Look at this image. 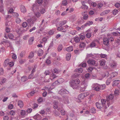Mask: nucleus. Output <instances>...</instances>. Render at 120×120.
Instances as JSON below:
<instances>
[{
    "mask_svg": "<svg viewBox=\"0 0 120 120\" xmlns=\"http://www.w3.org/2000/svg\"><path fill=\"white\" fill-rule=\"evenodd\" d=\"M27 79V77L25 76L22 77L21 79V81L23 82H25Z\"/></svg>",
    "mask_w": 120,
    "mask_h": 120,
    "instance_id": "nucleus-31",
    "label": "nucleus"
},
{
    "mask_svg": "<svg viewBox=\"0 0 120 120\" xmlns=\"http://www.w3.org/2000/svg\"><path fill=\"white\" fill-rule=\"evenodd\" d=\"M104 44L106 45H108L109 44V40L107 38H104L103 39Z\"/></svg>",
    "mask_w": 120,
    "mask_h": 120,
    "instance_id": "nucleus-12",
    "label": "nucleus"
},
{
    "mask_svg": "<svg viewBox=\"0 0 120 120\" xmlns=\"http://www.w3.org/2000/svg\"><path fill=\"white\" fill-rule=\"evenodd\" d=\"M118 12V10H117L115 9L113 10L112 13V14L114 15H116Z\"/></svg>",
    "mask_w": 120,
    "mask_h": 120,
    "instance_id": "nucleus-41",
    "label": "nucleus"
},
{
    "mask_svg": "<svg viewBox=\"0 0 120 120\" xmlns=\"http://www.w3.org/2000/svg\"><path fill=\"white\" fill-rule=\"evenodd\" d=\"M12 14V15L15 17H17L19 16L18 14L17 13L13 12Z\"/></svg>",
    "mask_w": 120,
    "mask_h": 120,
    "instance_id": "nucleus-59",
    "label": "nucleus"
},
{
    "mask_svg": "<svg viewBox=\"0 0 120 120\" xmlns=\"http://www.w3.org/2000/svg\"><path fill=\"white\" fill-rule=\"evenodd\" d=\"M63 47L62 45H59L57 48L59 52L60 51L62 50Z\"/></svg>",
    "mask_w": 120,
    "mask_h": 120,
    "instance_id": "nucleus-39",
    "label": "nucleus"
},
{
    "mask_svg": "<svg viewBox=\"0 0 120 120\" xmlns=\"http://www.w3.org/2000/svg\"><path fill=\"white\" fill-rule=\"evenodd\" d=\"M18 105L20 108H22L23 106V104L22 101L20 100L18 102Z\"/></svg>",
    "mask_w": 120,
    "mask_h": 120,
    "instance_id": "nucleus-20",
    "label": "nucleus"
},
{
    "mask_svg": "<svg viewBox=\"0 0 120 120\" xmlns=\"http://www.w3.org/2000/svg\"><path fill=\"white\" fill-rule=\"evenodd\" d=\"M32 109L31 108H29L26 110V112L28 113H30L32 111Z\"/></svg>",
    "mask_w": 120,
    "mask_h": 120,
    "instance_id": "nucleus-53",
    "label": "nucleus"
},
{
    "mask_svg": "<svg viewBox=\"0 0 120 120\" xmlns=\"http://www.w3.org/2000/svg\"><path fill=\"white\" fill-rule=\"evenodd\" d=\"M68 93V91L67 90L63 89H61L59 92V93L61 95L63 94H67Z\"/></svg>",
    "mask_w": 120,
    "mask_h": 120,
    "instance_id": "nucleus-11",
    "label": "nucleus"
},
{
    "mask_svg": "<svg viewBox=\"0 0 120 120\" xmlns=\"http://www.w3.org/2000/svg\"><path fill=\"white\" fill-rule=\"evenodd\" d=\"M34 14L36 17L38 18L41 15V14L40 13L38 12H37L35 13H34Z\"/></svg>",
    "mask_w": 120,
    "mask_h": 120,
    "instance_id": "nucleus-45",
    "label": "nucleus"
},
{
    "mask_svg": "<svg viewBox=\"0 0 120 120\" xmlns=\"http://www.w3.org/2000/svg\"><path fill=\"white\" fill-rule=\"evenodd\" d=\"M5 31L7 33L9 32L10 31V28L9 27H6Z\"/></svg>",
    "mask_w": 120,
    "mask_h": 120,
    "instance_id": "nucleus-58",
    "label": "nucleus"
},
{
    "mask_svg": "<svg viewBox=\"0 0 120 120\" xmlns=\"http://www.w3.org/2000/svg\"><path fill=\"white\" fill-rule=\"evenodd\" d=\"M114 96L112 94H110L108 97H107L106 101H110V100H111L113 98Z\"/></svg>",
    "mask_w": 120,
    "mask_h": 120,
    "instance_id": "nucleus-17",
    "label": "nucleus"
},
{
    "mask_svg": "<svg viewBox=\"0 0 120 120\" xmlns=\"http://www.w3.org/2000/svg\"><path fill=\"white\" fill-rule=\"evenodd\" d=\"M21 11L22 12L24 13L26 11V9L23 5H21L20 7Z\"/></svg>",
    "mask_w": 120,
    "mask_h": 120,
    "instance_id": "nucleus-24",
    "label": "nucleus"
},
{
    "mask_svg": "<svg viewBox=\"0 0 120 120\" xmlns=\"http://www.w3.org/2000/svg\"><path fill=\"white\" fill-rule=\"evenodd\" d=\"M110 66L112 68H115L116 65V64L114 61H112L110 63Z\"/></svg>",
    "mask_w": 120,
    "mask_h": 120,
    "instance_id": "nucleus-19",
    "label": "nucleus"
},
{
    "mask_svg": "<svg viewBox=\"0 0 120 120\" xmlns=\"http://www.w3.org/2000/svg\"><path fill=\"white\" fill-rule=\"evenodd\" d=\"M63 100L65 103L66 104L69 103V100H68V97L67 96H63Z\"/></svg>",
    "mask_w": 120,
    "mask_h": 120,
    "instance_id": "nucleus-15",
    "label": "nucleus"
},
{
    "mask_svg": "<svg viewBox=\"0 0 120 120\" xmlns=\"http://www.w3.org/2000/svg\"><path fill=\"white\" fill-rule=\"evenodd\" d=\"M115 36L118 35L119 34L120 35V33L117 32H113L112 33Z\"/></svg>",
    "mask_w": 120,
    "mask_h": 120,
    "instance_id": "nucleus-55",
    "label": "nucleus"
},
{
    "mask_svg": "<svg viewBox=\"0 0 120 120\" xmlns=\"http://www.w3.org/2000/svg\"><path fill=\"white\" fill-rule=\"evenodd\" d=\"M54 32L55 30H52L48 32V33L49 34L52 35L54 34Z\"/></svg>",
    "mask_w": 120,
    "mask_h": 120,
    "instance_id": "nucleus-50",
    "label": "nucleus"
},
{
    "mask_svg": "<svg viewBox=\"0 0 120 120\" xmlns=\"http://www.w3.org/2000/svg\"><path fill=\"white\" fill-rule=\"evenodd\" d=\"M43 51L41 49H39L38 51V56H41L43 54Z\"/></svg>",
    "mask_w": 120,
    "mask_h": 120,
    "instance_id": "nucleus-21",
    "label": "nucleus"
},
{
    "mask_svg": "<svg viewBox=\"0 0 120 120\" xmlns=\"http://www.w3.org/2000/svg\"><path fill=\"white\" fill-rule=\"evenodd\" d=\"M86 88V86L85 85H84V86H82L81 87L80 89V90L81 91H84L85 89Z\"/></svg>",
    "mask_w": 120,
    "mask_h": 120,
    "instance_id": "nucleus-38",
    "label": "nucleus"
},
{
    "mask_svg": "<svg viewBox=\"0 0 120 120\" xmlns=\"http://www.w3.org/2000/svg\"><path fill=\"white\" fill-rule=\"evenodd\" d=\"M86 96V95L84 94H80L78 97V99L79 100V101H77L78 102H81L80 100L84 98Z\"/></svg>",
    "mask_w": 120,
    "mask_h": 120,
    "instance_id": "nucleus-6",
    "label": "nucleus"
},
{
    "mask_svg": "<svg viewBox=\"0 0 120 120\" xmlns=\"http://www.w3.org/2000/svg\"><path fill=\"white\" fill-rule=\"evenodd\" d=\"M117 74V73L116 72H113L111 74L112 76L111 77L112 78L113 77L115 76Z\"/></svg>",
    "mask_w": 120,
    "mask_h": 120,
    "instance_id": "nucleus-46",
    "label": "nucleus"
},
{
    "mask_svg": "<svg viewBox=\"0 0 120 120\" xmlns=\"http://www.w3.org/2000/svg\"><path fill=\"white\" fill-rule=\"evenodd\" d=\"M66 50L68 52H70L73 50V47L72 46H70L69 47H67L66 49Z\"/></svg>",
    "mask_w": 120,
    "mask_h": 120,
    "instance_id": "nucleus-27",
    "label": "nucleus"
},
{
    "mask_svg": "<svg viewBox=\"0 0 120 120\" xmlns=\"http://www.w3.org/2000/svg\"><path fill=\"white\" fill-rule=\"evenodd\" d=\"M90 112L91 113H94L96 112V110L95 108H92L90 110Z\"/></svg>",
    "mask_w": 120,
    "mask_h": 120,
    "instance_id": "nucleus-33",
    "label": "nucleus"
},
{
    "mask_svg": "<svg viewBox=\"0 0 120 120\" xmlns=\"http://www.w3.org/2000/svg\"><path fill=\"white\" fill-rule=\"evenodd\" d=\"M20 19L18 18H17L16 19V22L17 23H19L21 22Z\"/></svg>",
    "mask_w": 120,
    "mask_h": 120,
    "instance_id": "nucleus-57",
    "label": "nucleus"
},
{
    "mask_svg": "<svg viewBox=\"0 0 120 120\" xmlns=\"http://www.w3.org/2000/svg\"><path fill=\"white\" fill-rule=\"evenodd\" d=\"M3 119L4 120H8L9 118L7 116H4Z\"/></svg>",
    "mask_w": 120,
    "mask_h": 120,
    "instance_id": "nucleus-64",
    "label": "nucleus"
},
{
    "mask_svg": "<svg viewBox=\"0 0 120 120\" xmlns=\"http://www.w3.org/2000/svg\"><path fill=\"white\" fill-rule=\"evenodd\" d=\"M114 92V95H117L119 94V91L118 90H116Z\"/></svg>",
    "mask_w": 120,
    "mask_h": 120,
    "instance_id": "nucleus-61",
    "label": "nucleus"
},
{
    "mask_svg": "<svg viewBox=\"0 0 120 120\" xmlns=\"http://www.w3.org/2000/svg\"><path fill=\"white\" fill-rule=\"evenodd\" d=\"M63 81V79L62 78H60L58 79L57 81H56L55 82L53 83L51 86V87L49 89L50 90H52V88L51 87L52 86H54V87L56 85H58L61 84L62 83Z\"/></svg>",
    "mask_w": 120,
    "mask_h": 120,
    "instance_id": "nucleus-2",
    "label": "nucleus"
},
{
    "mask_svg": "<svg viewBox=\"0 0 120 120\" xmlns=\"http://www.w3.org/2000/svg\"><path fill=\"white\" fill-rule=\"evenodd\" d=\"M87 63L91 65H92L95 66H97L98 65L97 61L92 60H89L87 61Z\"/></svg>",
    "mask_w": 120,
    "mask_h": 120,
    "instance_id": "nucleus-3",
    "label": "nucleus"
},
{
    "mask_svg": "<svg viewBox=\"0 0 120 120\" xmlns=\"http://www.w3.org/2000/svg\"><path fill=\"white\" fill-rule=\"evenodd\" d=\"M5 25L6 27H9L10 26V25L9 22L8 21L6 22L5 23Z\"/></svg>",
    "mask_w": 120,
    "mask_h": 120,
    "instance_id": "nucleus-60",
    "label": "nucleus"
},
{
    "mask_svg": "<svg viewBox=\"0 0 120 120\" xmlns=\"http://www.w3.org/2000/svg\"><path fill=\"white\" fill-rule=\"evenodd\" d=\"M34 56V53L32 52H31L30 54L29 55L28 57V58L29 59L33 57Z\"/></svg>",
    "mask_w": 120,
    "mask_h": 120,
    "instance_id": "nucleus-35",
    "label": "nucleus"
},
{
    "mask_svg": "<svg viewBox=\"0 0 120 120\" xmlns=\"http://www.w3.org/2000/svg\"><path fill=\"white\" fill-rule=\"evenodd\" d=\"M79 38L81 40H84L85 38V36L83 35H81L80 36Z\"/></svg>",
    "mask_w": 120,
    "mask_h": 120,
    "instance_id": "nucleus-63",
    "label": "nucleus"
},
{
    "mask_svg": "<svg viewBox=\"0 0 120 120\" xmlns=\"http://www.w3.org/2000/svg\"><path fill=\"white\" fill-rule=\"evenodd\" d=\"M60 71L56 68H54L53 70V72L54 73H58Z\"/></svg>",
    "mask_w": 120,
    "mask_h": 120,
    "instance_id": "nucleus-48",
    "label": "nucleus"
},
{
    "mask_svg": "<svg viewBox=\"0 0 120 120\" xmlns=\"http://www.w3.org/2000/svg\"><path fill=\"white\" fill-rule=\"evenodd\" d=\"M13 11L14 10L13 8H10L8 12V14H12L13 13Z\"/></svg>",
    "mask_w": 120,
    "mask_h": 120,
    "instance_id": "nucleus-51",
    "label": "nucleus"
},
{
    "mask_svg": "<svg viewBox=\"0 0 120 120\" xmlns=\"http://www.w3.org/2000/svg\"><path fill=\"white\" fill-rule=\"evenodd\" d=\"M100 65L101 66H104L105 64L106 61L104 60H101L99 61Z\"/></svg>",
    "mask_w": 120,
    "mask_h": 120,
    "instance_id": "nucleus-23",
    "label": "nucleus"
},
{
    "mask_svg": "<svg viewBox=\"0 0 120 120\" xmlns=\"http://www.w3.org/2000/svg\"><path fill=\"white\" fill-rule=\"evenodd\" d=\"M91 36V34L90 33H87L86 34V36L88 38H90Z\"/></svg>",
    "mask_w": 120,
    "mask_h": 120,
    "instance_id": "nucleus-42",
    "label": "nucleus"
},
{
    "mask_svg": "<svg viewBox=\"0 0 120 120\" xmlns=\"http://www.w3.org/2000/svg\"><path fill=\"white\" fill-rule=\"evenodd\" d=\"M3 0H0V2L1 3V5H0V11L2 12L4 11V9L3 8Z\"/></svg>",
    "mask_w": 120,
    "mask_h": 120,
    "instance_id": "nucleus-18",
    "label": "nucleus"
},
{
    "mask_svg": "<svg viewBox=\"0 0 120 120\" xmlns=\"http://www.w3.org/2000/svg\"><path fill=\"white\" fill-rule=\"evenodd\" d=\"M110 11V10H105L104 11H103L100 14V15L101 16L103 15H105V14H107L109 13Z\"/></svg>",
    "mask_w": 120,
    "mask_h": 120,
    "instance_id": "nucleus-22",
    "label": "nucleus"
},
{
    "mask_svg": "<svg viewBox=\"0 0 120 120\" xmlns=\"http://www.w3.org/2000/svg\"><path fill=\"white\" fill-rule=\"evenodd\" d=\"M67 0H63L62 2V4L63 5L66 6L67 5Z\"/></svg>",
    "mask_w": 120,
    "mask_h": 120,
    "instance_id": "nucleus-44",
    "label": "nucleus"
},
{
    "mask_svg": "<svg viewBox=\"0 0 120 120\" xmlns=\"http://www.w3.org/2000/svg\"><path fill=\"white\" fill-rule=\"evenodd\" d=\"M120 81L119 80H116L114 81L112 83V85L113 86L117 85L120 83Z\"/></svg>",
    "mask_w": 120,
    "mask_h": 120,
    "instance_id": "nucleus-16",
    "label": "nucleus"
},
{
    "mask_svg": "<svg viewBox=\"0 0 120 120\" xmlns=\"http://www.w3.org/2000/svg\"><path fill=\"white\" fill-rule=\"evenodd\" d=\"M101 105L103 107V109H106L107 107L106 104V101L105 100L102 99L101 100Z\"/></svg>",
    "mask_w": 120,
    "mask_h": 120,
    "instance_id": "nucleus-8",
    "label": "nucleus"
},
{
    "mask_svg": "<svg viewBox=\"0 0 120 120\" xmlns=\"http://www.w3.org/2000/svg\"><path fill=\"white\" fill-rule=\"evenodd\" d=\"M112 79V78L110 77L107 79L106 82L107 85H108L110 84L111 82V80Z\"/></svg>",
    "mask_w": 120,
    "mask_h": 120,
    "instance_id": "nucleus-32",
    "label": "nucleus"
},
{
    "mask_svg": "<svg viewBox=\"0 0 120 120\" xmlns=\"http://www.w3.org/2000/svg\"><path fill=\"white\" fill-rule=\"evenodd\" d=\"M8 36L9 38L11 39H12L14 37L13 35L11 33L9 34L8 35Z\"/></svg>",
    "mask_w": 120,
    "mask_h": 120,
    "instance_id": "nucleus-47",
    "label": "nucleus"
},
{
    "mask_svg": "<svg viewBox=\"0 0 120 120\" xmlns=\"http://www.w3.org/2000/svg\"><path fill=\"white\" fill-rule=\"evenodd\" d=\"M26 111L23 110H22L21 111L20 113L22 116H24L26 114Z\"/></svg>",
    "mask_w": 120,
    "mask_h": 120,
    "instance_id": "nucleus-43",
    "label": "nucleus"
},
{
    "mask_svg": "<svg viewBox=\"0 0 120 120\" xmlns=\"http://www.w3.org/2000/svg\"><path fill=\"white\" fill-rule=\"evenodd\" d=\"M40 116L38 114H36L34 117V119L36 120H39L41 118Z\"/></svg>",
    "mask_w": 120,
    "mask_h": 120,
    "instance_id": "nucleus-25",
    "label": "nucleus"
},
{
    "mask_svg": "<svg viewBox=\"0 0 120 120\" xmlns=\"http://www.w3.org/2000/svg\"><path fill=\"white\" fill-rule=\"evenodd\" d=\"M14 63L13 62H9L8 65L10 67H12L14 65Z\"/></svg>",
    "mask_w": 120,
    "mask_h": 120,
    "instance_id": "nucleus-62",
    "label": "nucleus"
},
{
    "mask_svg": "<svg viewBox=\"0 0 120 120\" xmlns=\"http://www.w3.org/2000/svg\"><path fill=\"white\" fill-rule=\"evenodd\" d=\"M22 28H20L16 29V32L17 33H18L19 34H20L21 33V32L22 33H23V32H24L25 31H27L28 29V28L26 29V30H22L21 29Z\"/></svg>",
    "mask_w": 120,
    "mask_h": 120,
    "instance_id": "nucleus-10",
    "label": "nucleus"
},
{
    "mask_svg": "<svg viewBox=\"0 0 120 120\" xmlns=\"http://www.w3.org/2000/svg\"><path fill=\"white\" fill-rule=\"evenodd\" d=\"M64 27H62L60 26V27H57V29L58 30L61 31L62 32H66L67 31V29H64Z\"/></svg>",
    "mask_w": 120,
    "mask_h": 120,
    "instance_id": "nucleus-9",
    "label": "nucleus"
},
{
    "mask_svg": "<svg viewBox=\"0 0 120 120\" xmlns=\"http://www.w3.org/2000/svg\"><path fill=\"white\" fill-rule=\"evenodd\" d=\"M66 21L64 20L60 22L59 23V25L60 26H62L64 25V24H65L66 23Z\"/></svg>",
    "mask_w": 120,
    "mask_h": 120,
    "instance_id": "nucleus-34",
    "label": "nucleus"
},
{
    "mask_svg": "<svg viewBox=\"0 0 120 120\" xmlns=\"http://www.w3.org/2000/svg\"><path fill=\"white\" fill-rule=\"evenodd\" d=\"M115 6L116 8H118L120 7V4L119 3H116L115 4Z\"/></svg>",
    "mask_w": 120,
    "mask_h": 120,
    "instance_id": "nucleus-54",
    "label": "nucleus"
},
{
    "mask_svg": "<svg viewBox=\"0 0 120 120\" xmlns=\"http://www.w3.org/2000/svg\"><path fill=\"white\" fill-rule=\"evenodd\" d=\"M90 75L89 73H87L85 74V77L86 78H89L90 77Z\"/></svg>",
    "mask_w": 120,
    "mask_h": 120,
    "instance_id": "nucleus-56",
    "label": "nucleus"
},
{
    "mask_svg": "<svg viewBox=\"0 0 120 120\" xmlns=\"http://www.w3.org/2000/svg\"><path fill=\"white\" fill-rule=\"evenodd\" d=\"M93 23V22L92 21H88L86 23L82 26L81 28H83L85 26H89L90 25H92Z\"/></svg>",
    "mask_w": 120,
    "mask_h": 120,
    "instance_id": "nucleus-7",
    "label": "nucleus"
},
{
    "mask_svg": "<svg viewBox=\"0 0 120 120\" xmlns=\"http://www.w3.org/2000/svg\"><path fill=\"white\" fill-rule=\"evenodd\" d=\"M90 46L91 48L94 47L96 46V44L94 42H92L90 43Z\"/></svg>",
    "mask_w": 120,
    "mask_h": 120,
    "instance_id": "nucleus-37",
    "label": "nucleus"
},
{
    "mask_svg": "<svg viewBox=\"0 0 120 120\" xmlns=\"http://www.w3.org/2000/svg\"><path fill=\"white\" fill-rule=\"evenodd\" d=\"M86 45V43L83 42H82L80 43L79 46L81 48H84Z\"/></svg>",
    "mask_w": 120,
    "mask_h": 120,
    "instance_id": "nucleus-29",
    "label": "nucleus"
},
{
    "mask_svg": "<svg viewBox=\"0 0 120 120\" xmlns=\"http://www.w3.org/2000/svg\"><path fill=\"white\" fill-rule=\"evenodd\" d=\"M34 37H30L29 40V44L30 45H31L32 44V43L33 42L34 40Z\"/></svg>",
    "mask_w": 120,
    "mask_h": 120,
    "instance_id": "nucleus-28",
    "label": "nucleus"
},
{
    "mask_svg": "<svg viewBox=\"0 0 120 120\" xmlns=\"http://www.w3.org/2000/svg\"><path fill=\"white\" fill-rule=\"evenodd\" d=\"M9 60L8 59H6L4 61L3 63V66L4 67H5L8 65L9 62Z\"/></svg>",
    "mask_w": 120,
    "mask_h": 120,
    "instance_id": "nucleus-14",
    "label": "nucleus"
},
{
    "mask_svg": "<svg viewBox=\"0 0 120 120\" xmlns=\"http://www.w3.org/2000/svg\"><path fill=\"white\" fill-rule=\"evenodd\" d=\"M49 0H44L43 2L44 3V4L45 6H46L48 4Z\"/></svg>",
    "mask_w": 120,
    "mask_h": 120,
    "instance_id": "nucleus-52",
    "label": "nucleus"
},
{
    "mask_svg": "<svg viewBox=\"0 0 120 120\" xmlns=\"http://www.w3.org/2000/svg\"><path fill=\"white\" fill-rule=\"evenodd\" d=\"M28 25V23L27 22H24L22 24V26L23 27H25Z\"/></svg>",
    "mask_w": 120,
    "mask_h": 120,
    "instance_id": "nucleus-40",
    "label": "nucleus"
},
{
    "mask_svg": "<svg viewBox=\"0 0 120 120\" xmlns=\"http://www.w3.org/2000/svg\"><path fill=\"white\" fill-rule=\"evenodd\" d=\"M100 90H103L105 89L106 87V86L105 84H103L101 85H99Z\"/></svg>",
    "mask_w": 120,
    "mask_h": 120,
    "instance_id": "nucleus-36",
    "label": "nucleus"
},
{
    "mask_svg": "<svg viewBox=\"0 0 120 120\" xmlns=\"http://www.w3.org/2000/svg\"><path fill=\"white\" fill-rule=\"evenodd\" d=\"M53 45V41H52L50 43V45L48 47V49L49 50V49H50L52 47Z\"/></svg>",
    "mask_w": 120,
    "mask_h": 120,
    "instance_id": "nucleus-49",
    "label": "nucleus"
},
{
    "mask_svg": "<svg viewBox=\"0 0 120 120\" xmlns=\"http://www.w3.org/2000/svg\"><path fill=\"white\" fill-rule=\"evenodd\" d=\"M80 81L79 80L77 79L75 80H72L70 83V85L71 87L73 89H77L79 86Z\"/></svg>",
    "mask_w": 120,
    "mask_h": 120,
    "instance_id": "nucleus-1",
    "label": "nucleus"
},
{
    "mask_svg": "<svg viewBox=\"0 0 120 120\" xmlns=\"http://www.w3.org/2000/svg\"><path fill=\"white\" fill-rule=\"evenodd\" d=\"M33 19H28L27 20L30 26H32L34 23V21L37 20V19L35 17H33Z\"/></svg>",
    "mask_w": 120,
    "mask_h": 120,
    "instance_id": "nucleus-4",
    "label": "nucleus"
},
{
    "mask_svg": "<svg viewBox=\"0 0 120 120\" xmlns=\"http://www.w3.org/2000/svg\"><path fill=\"white\" fill-rule=\"evenodd\" d=\"M96 105L98 108L101 109H103V107L102 106V105L98 102H97L96 103Z\"/></svg>",
    "mask_w": 120,
    "mask_h": 120,
    "instance_id": "nucleus-13",
    "label": "nucleus"
},
{
    "mask_svg": "<svg viewBox=\"0 0 120 120\" xmlns=\"http://www.w3.org/2000/svg\"><path fill=\"white\" fill-rule=\"evenodd\" d=\"M71 56V54L70 53H68L66 55V59L67 60H69Z\"/></svg>",
    "mask_w": 120,
    "mask_h": 120,
    "instance_id": "nucleus-26",
    "label": "nucleus"
},
{
    "mask_svg": "<svg viewBox=\"0 0 120 120\" xmlns=\"http://www.w3.org/2000/svg\"><path fill=\"white\" fill-rule=\"evenodd\" d=\"M8 43L9 45L8 47H9L10 48H11L12 46L11 45V42L8 40L5 39H3V40L1 41L0 43L1 44H4V43Z\"/></svg>",
    "mask_w": 120,
    "mask_h": 120,
    "instance_id": "nucleus-5",
    "label": "nucleus"
},
{
    "mask_svg": "<svg viewBox=\"0 0 120 120\" xmlns=\"http://www.w3.org/2000/svg\"><path fill=\"white\" fill-rule=\"evenodd\" d=\"M93 89L96 91H98L100 90V86H95L93 88Z\"/></svg>",
    "mask_w": 120,
    "mask_h": 120,
    "instance_id": "nucleus-30",
    "label": "nucleus"
}]
</instances>
